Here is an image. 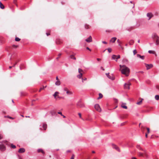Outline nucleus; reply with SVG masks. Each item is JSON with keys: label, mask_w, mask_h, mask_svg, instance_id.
I'll return each mask as SVG.
<instances>
[{"label": "nucleus", "mask_w": 159, "mask_h": 159, "mask_svg": "<svg viewBox=\"0 0 159 159\" xmlns=\"http://www.w3.org/2000/svg\"><path fill=\"white\" fill-rule=\"evenodd\" d=\"M64 90L66 91V93L69 95H72L73 93L72 92L68 90L67 88H64Z\"/></svg>", "instance_id": "8"}, {"label": "nucleus", "mask_w": 159, "mask_h": 159, "mask_svg": "<svg viewBox=\"0 0 159 159\" xmlns=\"http://www.w3.org/2000/svg\"><path fill=\"white\" fill-rule=\"evenodd\" d=\"M0 7L2 9L4 8V6L3 5L1 2H0Z\"/></svg>", "instance_id": "25"}, {"label": "nucleus", "mask_w": 159, "mask_h": 159, "mask_svg": "<svg viewBox=\"0 0 159 159\" xmlns=\"http://www.w3.org/2000/svg\"><path fill=\"white\" fill-rule=\"evenodd\" d=\"M148 52L149 53H152V54H154L155 53V52L154 51L151 50H149L148 51Z\"/></svg>", "instance_id": "35"}, {"label": "nucleus", "mask_w": 159, "mask_h": 159, "mask_svg": "<svg viewBox=\"0 0 159 159\" xmlns=\"http://www.w3.org/2000/svg\"><path fill=\"white\" fill-rule=\"evenodd\" d=\"M50 113L52 116H53L56 115V112L54 110H52L50 111Z\"/></svg>", "instance_id": "19"}, {"label": "nucleus", "mask_w": 159, "mask_h": 159, "mask_svg": "<svg viewBox=\"0 0 159 159\" xmlns=\"http://www.w3.org/2000/svg\"><path fill=\"white\" fill-rule=\"evenodd\" d=\"M70 57L71 59L76 60V58L75 57L74 55H72L70 56Z\"/></svg>", "instance_id": "29"}, {"label": "nucleus", "mask_w": 159, "mask_h": 159, "mask_svg": "<svg viewBox=\"0 0 159 159\" xmlns=\"http://www.w3.org/2000/svg\"><path fill=\"white\" fill-rule=\"evenodd\" d=\"M46 86H43V88H41L39 90V92H40L42 90V89H44L45 88H46Z\"/></svg>", "instance_id": "32"}, {"label": "nucleus", "mask_w": 159, "mask_h": 159, "mask_svg": "<svg viewBox=\"0 0 159 159\" xmlns=\"http://www.w3.org/2000/svg\"><path fill=\"white\" fill-rule=\"evenodd\" d=\"M16 63H16H16L14 65V66H13V67H14V66H15V65L16 64Z\"/></svg>", "instance_id": "62"}, {"label": "nucleus", "mask_w": 159, "mask_h": 159, "mask_svg": "<svg viewBox=\"0 0 159 159\" xmlns=\"http://www.w3.org/2000/svg\"><path fill=\"white\" fill-rule=\"evenodd\" d=\"M103 95L101 93H99V97L98 98V99H99L100 98H102Z\"/></svg>", "instance_id": "23"}, {"label": "nucleus", "mask_w": 159, "mask_h": 159, "mask_svg": "<svg viewBox=\"0 0 159 159\" xmlns=\"http://www.w3.org/2000/svg\"><path fill=\"white\" fill-rule=\"evenodd\" d=\"M155 99L157 100H158L159 99V95H156L155 96Z\"/></svg>", "instance_id": "31"}, {"label": "nucleus", "mask_w": 159, "mask_h": 159, "mask_svg": "<svg viewBox=\"0 0 159 159\" xmlns=\"http://www.w3.org/2000/svg\"><path fill=\"white\" fill-rule=\"evenodd\" d=\"M47 125L45 124H43V128L45 130H46L47 128Z\"/></svg>", "instance_id": "22"}, {"label": "nucleus", "mask_w": 159, "mask_h": 159, "mask_svg": "<svg viewBox=\"0 0 159 159\" xmlns=\"http://www.w3.org/2000/svg\"><path fill=\"white\" fill-rule=\"evenodd\" d=\"M102 43L104 44H107V43L106 42L104 41H102Z\"/></svg>", "instance_id": "52"}, {"label": "nucleus", "mask_w": 159, "mask_h": 159, "mask_svg": "<svg viewBox=\"0 0 159 159\" xmlns=\"http://www.w3.org/2000/svg\"><path fill=\"white\" fill-rule=\"evenodd\" d=\"M56 79L57 80H59V79H58V77L57 76L56 78Z\"/></svg>", "instance_id": "57"}, {"label": "nucleus", "mask_w": 159, "mask_h": 159, "mask_svg": "<svg viewBox=\"0 0 159 159\" xmlns=\"http://www.w3.org/2000/svg\"><path fill=\"white\" fill-rule=\"evenodd\" d=\"M115 102H118V100H117V99H116V100H115Z\"/></svg>", "instance_id": "61"}, {"label": "nucleus", "mask_w": 159, "mask_h": 159, "mask_svg": "<svg viewBox=\"0 0 159 159\" xmlns=\"http://www.w3.org/2000/svg\"><path fill=\"white\" fill-rule=\"evenodd\" d=\"M146 129L147 130V134H148L150 132V129L149 128H146Z\"/></svg>", "instance_id": "41"}, {"label": "nucleus", "mask_w": 159, "mask_h": 159, "mask_svg": "<svg viewBox=\"0 0 159 159\" xmlns=\"http://www.w3.org/2000/svg\"><path fill=\"white\" fill-rule=\"evenodd\" d=\"M101 59H100V58H97V60L98 61H100L101 60Z\"/></svg>", "instance_id": "58"}, {"label": "nucleus", "mask_w": 159, "mask_h": 159, "mask_svg": "<svg viewBox=\"0 0 159 159\" xmlns=\"http://www.w3.org/2000/svg\"><path fill=\"white\" fill-rule=\"evenodd\" d=\"M134 43V41L133 40H131L129 41V44L130 45H132L133 44V43Z\"/></svg>", "instance_id": "27"}, {"label": "nucleus", "mask_w": 159, "mask_h": 159, "mask_svg": "<svg viewBox=\"0 0 159 159\" xmlns=\"http://www.w3.org/2000/svg\"><path fill=\"white\" fill-rule=\"evenodd\" d=\"M137 53V52L136 50H134L133 51L134 54V55Z\"/></svg>", "instance_id": "43"}, {"label": "nucleus", "mask_w": 159, "mask_h": 159, "mask_svg": "<svg viewBox=\"0 0 159 159\" xmlns=\"http://www.w3.org/2000/svg\"><path fill=\"white\" fill-rule=\"evenodd\" d=\"M80 117V118H81V114L80 113H79L78 114Z\"/></svg>", "instance_id": "47"}, {"label": "nucleus", "mask_w": 159, "mask_h": 159, "mask_svg": "<svg viewBox=\"0 0 159 159\" xmlns=\"http://www.w3.org/2000/svg\"><path fill=\"white\" fill-rule=\"evenodd\" d=\"M112 146L113 148H115L118 151H120V150H119L118 147L116 145H115L114 144H112Z\"/></svg>", "instance_id": "15"}, {"label": "nucleus", "mask_w": 159, "mask_h": 159, "mask_svg": "<svg viewBox=\"0 0 159 159\" xmlns=\"http://www.w3.org/2000/svg\"><path fill=\"white\" fill-rule=\"evenodd\" d=\"M85 28L86 29H88L89 28V25L86 24L84 26Z\"/></svg>", "instance_id": "28"}, {"label": "nucleus", "mask_w": 159, "mask_h": 159, "mask_svg": "<svg viewBox=\"0 0 159 159\" xmlns=\"http://www.w3.org/2000/svg\"><path fill=\"white\" fill-rule=\"evenodd\" d=\"M156 88L159 90V86H156Z\"/></svg>", "instance_id": "53"}, {"label": "nucleus", "mask_w": 159, "mask_h": 159, "mask_svg": "<svg viewBox=\"0 0 159 159\" xmlns=\"http://www.w3.org/2000/svg\"><path fill=\"white\" fill-rule=\"evenodd\" d=\"M120 70L121 71V73L125 75L126 76H128L130 71L129 68L124 65H120Z\"/></svg>", "instance_id": "1"}, {"label": "nucleus", "mask_w": 159, "mask_h": 159, "mask_svg": "<svg viewBox=\"0 0 159 159\" xmlns=\"http://www.w3.org/2000/svg\"><path fill=\"white\" fill-rule=\"evenodd\" d=\"M74 157H75L74 155H73L70 159H74Z\"/></svg>", "instance_id": "49"}, {"label": "nucleus", "mask_w": 159, "mask_h": 159, "mask_svg": "<svg viewBox=\"0 0 159 159\" xmlns=\"http://www.w3.org/2000/svg\"><path fill=\"white\" fill-rule=\"evenodd\" d=\"M12 66H10L9 67V68L10 69H11V68H12Z\"/></svg>", "instance_id": "64"}, {"label": "nucleus", "mask_w": 159, "mask_h": 159, "mask_svg": "<svg viewBox=\"0 0 159 159\" xmlns=\"http://www.w3.org/2000/svg\"><path fill=\"white\" fill-rule=\"evenodd\" d=\"M120 58V55H118V56H117L116 58V61H117V60L118 59Z\"/></svg>", "instance_id": "42"}, {"label": "nucleus", "mask_w": 159, "mask_h": 159, "mask_svg": "<svg viewBox=\"0 0 159 159\" xmlns=\"http://www.w3.org/2000/svg\"><path fill=\"white\" fill-rule=\"evenodd\" d=\"M76 106L78 107L79 108H83L85 107L84 104L80 101L77 102L76 104Z\"/></svg>", "instance_id": "3"}, {"label": "nucleus", "mask_w": 159, "mask_h": 159, "mask_svg": "<svg viewBox=\"0 0 159 159\" xmlns=\"http://www.w3.org/2000/svg\"><path fill=\"white\" fill-rule=\"evenodd\" d=\"M86 49H87V50H89V51H91V50L88 47H86Z\"/></svg>", "instance_id": "51"}, {"label": "nucleus", "mask_w": 159, "mask_h": 159, "mask_svg": "<svg viewBox=\"0 0 159 159\" xmlns=\"http://www.w3.org/2000/svg\"><path fill=\"white\" fill-rule=\"evenodd\" d=\"M106 75L109 79L112 80H114L115 79V77L112 75H110L109 73H106Z\"/></svg>", "instance_id": "6"}, {"label": "nucleus", "mask_w": 159, "mask_h": 159, "mask_svg": "<svg viewBox=\"0 0 159 159\" xmlns=\"http://www.w3.org/2000/svg\"><path fill=\"white\" fill-rule=\"evenodd\" d=\"M131 85V84L129 82L127 83H125V84L124 85V88L125 89H129V86Z\"/></svg>", "instance_id": "7"}, {"label": "nucleus", "mask_w": 159, "mask_h": 159, "mask_svg": "<svg viewBox=\"0 0 159 159\" xmlns=\"http://www.w3.org/2000/svg\"><path fill=\"white\" fill-rule=\"evenodd\" d=\"M25 151V150L24 148H20L18 150V152L20 153H22Z\"/></svg>", "instance_id": "14"}, {"label": "nucleus", "mask_w": 159, "mask_h": 159, "mask_svg": "<svg viewBox=\"0 0 159 159\" xmlns=\"http://www.w3.org/2000/svg\"><path fill=\"white\" fill-rule=\"evenodd\" d=\"M20 40V39L18 37H16L15 38V41H19Z\"/></svg>", "instance_id": "37"}, {"label": "nucleus", "mask_w": 159, "mask_h": 159, "mask_svg": "<svg viewBox=\"0 0 159 159\" xmlns=\"http://www.w3.org/2000/svg\"><path fill=\"white\" fill-rule=\"evenodd\" d=\"M126 104L125 103H122L121 105V107L123 108L127 109V107L125 105Z\"/></svg>", "instance_id": "16"}, {"label": "nucleus", "mask_w": 159, "mask_h": 159, "mask_svg": "<svg viewBox=\"0 0 159 159\" xmlns=\"http://www.w3.org/2000/svg\"><path fill=\"white\" fill-rule=\"evenodd\" d=\"M9 118H10V119H13V118H12V117H9Z\"/></svg>", "instance_id": "60"}, {"label": "nucleus", "mask_w": 159, "mask_h": 159, "mask_svg": "<svg viewBox=\"0 0 159 159\" xmlns=\"http://www.w3.org/2000/svg\"><path fill=\"white\" fill-rule=\"evenodd\" d=\"M2 135L0 134V139H2Z\"/></svg>", "instance_id": "55"}, {"label": "nucleus", "mask_w": 159, "mask_h": 159, "mask_svg": "<svg viewBox=\"0 0 159 159\" xmlns=\"http://www.w3.org/2000/svg\"><path fill=\"white\" fill-rule=\"evenodd\" d=\"M82 82H84V81L86 80H87V79L86 78H85L84 79L82 78Z\"/></svg>", "instance_id": "45"}, {"label": "nucleus", "mask_w": 159, "mask_h": 159, "mask_svg": "<svg viewBox=\"0 0 159 159\" xmlns=\"http://www.w3.org/2000/svg\"><path fill=\"white\" fill-rule=\"evenodd\" d=\"M137 57H139L143 60L144 59L145 57L144 56H141L139 54H138L137 55Z\"/></svg>", "instance_id": "17"}, {"label": "nucleus", "mask_w": 159, "mask_h": 159, "mask_svg": "<svg viewBox=\"0 0 159 159\" xmlns=\"http://www.w3.org/2000/svg\"><path fill=\"white\" fill-rule=\"evenodd\" d=\"M46 34L47 36H48L50 35V34L49 33H47Z\"/></svg>", "instance_id": "56"}, {"label": "nucleus", "mask_w": 159, "mask_h": 159, "mask_svg": "<svg viewBox=\"0 0 159 159\" xmlns=\"http://www.w3.org/2000/svg\"><path fill=\"white\" fill-rule=\"evenodd\" d=\"M13 2L14 4H15L17 6V0H14Z\"/></svg>", "instance_id": "36"}, {"label": "nucleus", "mask_w": 159, "mask_h": 159, "mask_svg": "<svg viewBox=\"0 0 159 159\" xmlns=\"http://www.w3.org/2000/svg\"><path fill=\"white\" fill-rule=\"evenodd\" d=\"M147 16L148 17H149V20L153 16V15L151 13H148L147 14Z\"/></svg>", "instance_id": "13"}, {"label": "nucleus", "mask_w": 159, "mask_h": 159, "mask_svg": "<svg viewBox=\"0 0 159 159\" xmlns=\"http://www.w3.org/2000/svg\"><path fill=\"white\" fill-rule=\"evenodd\" d=\"M117 56L115 55H113L112 56V58L113 59H115V58H116Z\"/></svg>", "instance_id": "33"}, {"label": "nucleus", "mask_w": 159, "mask_h": 159, "mask_svg": "<svg viewBox=\"0 0 159 159\" xmlns=\"http://www.w3.org/2000/svg\"><path fill=\"white\" fill-rule=\"evenodd\" d=\"M78 72L80 74L77 75V77L79 79H80L82 76L83 74L84 73L83 71L80 69H78Z\"/></svg>", "instance_id": "4"}, {"label": "nucleus", "mask_w": 159, "mask_h": 159, "mask_svg": "<svg viewBox=\"0 0 159 159\" xmlns=\"http://www.w3.org/2000/svg\"><path fill=\"white\" fill-rule=\"evenodd\" d=\"M61 84L60 80H57L55 83V84L57 85H59Z\"/></svg>", "instance_id": "24"}, {"label": "nucleus", "mask_w": 159, "mask_h": 159, "mask_svg": "<svg viewBox=\"0 0 159 159\" xmlns=\"http://www.w3.org/2000/svg\"><path fill=\"white\" fill-rule=\"evenodd\" d=\"M61 53H59V54L58 55V57H57L56 59H58L60 57V56L61 55Z\"/></svg>", "instance_id": "46"}, {"label": "nucleus", "mask_w": 159, "mask_h": 159, "mask_svg": "<svg viewBox=\"0 0 159 159\" xmlns=\"http://www.w3.org/2000/svg\"><path fill=\"white\" fill-rule=\"evenodd\" d=\"M143 155H144V157H148V155H147V154L145 152H144L143 153Z\"/></svg>", "instance_id": "38"}, {"label": "nucleus", "mask_w": 159, "mask_h": 159, "mask_svg": "<svg viewBox=\"0 0 159 159\" xmlns=\"http://www.w3.org/2000/svg\"><path fill=\"white\" fill-rule=\"evenodd\" d=\"M6 149V148L5 146L2 144L0 145V150L1 151H4Z\"/></svg>", "instance_id": "10"}, {"label": "nucleus", "mask_w": 159, "mask_h": 159, "mask_svg": "<svg viewBox=\"0 0 159 159\" xmlns=\"http://www.w3.org/2000/svg\"><path fill=\"white\" fill-rule=\"evenodd\" d=\"M107 49L109 52H111L112 51V49L110 48H108Z\"/></svg>", "instance_id": "39"}, {"label": "nucleus", "mask_w": 159, "mask_h": 159, "mask_svg": "<svg viewBox=\"0 0 159 159\" xmlns=\"http://www.w3.org/2000/svg\"><path fill=\"white\" fill-rule=\"evenodd\" d=\"M85 41L88 43L92 42V40L91 36H89L88 39H85Z\"/></svg>", "instance_id": "11"}, {"label": "nucleus", "mask_w": 159, "mask_h": 159, "mask_svg": "<svg viewBox=\"0 0 159 159\" xmlns=\"http://www.w3.org/2000/svg\"><path fill=\"white\" fill-rule=\"evenodd\" d=\"M145 129V128L143 126H142L141 127V129L142 131H144Z\"/></svg>", "instance_id": "44"}, {"label": "nucleus", "mask_w": 159, "mask_h": 159, "mask_svg": "<svg viewBox=\"0 0 159 159\" xmlns=\"http://www.w3.org/2000/svg\"><path fill=\"white\" fill-rule=\"evenodd\" d=\"M117 42L119 43V45L121 47V42L119 39L117 40Z\"/></svg>", "instance_id": "26"}, {"label": "nucleus", "mask_w": 159, "mask_h": 159, "mask_svg": "<svg viewBox=\"0 0 159 159\" xmlns=\"http://www.w3.org/2000/svg\"><path fill=\"white\" fill-rule=\"evenodd\" d=\"M59 93L58 92H56L53 95V96L56 99V97H57V96L59 98H61V97H58Z\"/></svg>", "instance_id": "12"}, {"label": "nucleus", "mask_w": 159, "mask_h": 159, "mask_svg": "<svg viewBox=\"0 0 159 159\" xmlns=\"http://www.w3.org/2000/svg\"><path fill=\"white\" fill-rule=\"evenodd\" d=\"M117 38L116 37H113L110 40V42L112 43H114L116 40Z\"/></svg>", "instance_id": "18"}, {"label": "nucleus", "mask_w": 159, "mask_h": 159, "mask_svg": "<svg viewBox=\"0 0 159 159\" xmlns=\"http://www.w3.org/2000/svg\"><path fill=\"white\" fill-rule=\"evenodd\" d=\"M58 114L61 115V116H63L62 113L61 112H58Z\"/></svg>", "instance_id": "50"}, {"label": "nucleus", "mask_w": 159, "mask_h": 159, "mask_svg": "<svg viewBox=\"0 0 159 159\" xmlns=\"http://www.w3.org/2000/svg\"><path fill=\"white\" fill-rule=\"evenodd\" d=\"M12 47H14V48H17L18 47V45H12Z\"/></svg>", "instance_id": "48"}, {"label": "nucleus", "mask_w": 159, "mask_h": 159, "mask_svg": "<svg viewBox=\"0 0 159 159\" xmlns=\"http://www.w3.org/2000/svg\"><path fill=\"white\" fill-rule=\"evenodd\" d=\"M63 116V117L65 118L66 117V116H64L63 115V116Z\"/></svg>", "instance_id": "63"}, {"label": "nucleus", "mask_w": 159, "mask_h": 159, "mask_svg": "<svg viewBox=\"0 0 159 159\" xmlns=\"http://www.w3.org/2000/svg\"><path fill=\"white\" fill-rule=\"evenodd\" d=\"M154 41L156 42L157 45H159V37L155 34H153L152 37Z\"/></svg>", "instance_id": "2"}, {"label": "nucleus", "mask_w": 159, "mask_h": 159, "mask_svg": "<svg viewBox=\"0 0 159 159\" xmlns=\"http://www.w3.org/2000/svg\"><path fill=\"white\" fill-rule=\"evenodd\" d=\"M148 134L147 133H146L145 134V137L146 138H147L148 137Z\"/></svg>", "instance_id": "54"}, {"label": "nucleus", "mask_w": 159, "mask_h": 159, "mask_svg": "<svg viewBox=\"0 0 159 159\" xmlns=\"http://www.w3.org/2000/svg\"><path fill=\"white\" fill-rule=\"evenodd\" d=\"M57 44H60L62 43L61 41L59 40L57 42Z\"/></svg>", "instance_id": "40"}, {"label": "nucleus", "mask_w": 159, "mask_h": 159, "mask_svg": "<svg viewBox=\"0 0 159 159\" xmlns=\"http://www.w3.org/2000/svg\"><path fill=\"white\" fill-rule=\"evenodd\" d=\"M138 155L140 157H144V155H143V153H141V152H139Z\"/></svg>", "instance_id": "21"}, {"label": "nucleus", "mask_w": 159, "mask_h": 159, "mask_svg": "<svg viewBox=\"0 0 159 159\" xmlns=\"http://www.w3.org/2000/svg\"><path fill=\"white\" fill-rule=\"evenodd\" d=\"M94 107L95 109L98 111L100 112L101 111V108L98 104H96L95 105Z\"/></svg>", "instance_id": "5"}, {"label": "nucleus", "mask_w": 159, "mask_h": 159, "mask_svg": "<svg viewBox=\"0 0 159 159\" xmlns=\"http://www.w3.org/2000/svg\"><path fill=\"white\" fill-rule=\"evenodd\" d=\"M143 100V99H141V100L140 101H139V102H138L137 103V104L138 105H140L141 104L142 102V100Z\"/></svg>", "instance_id": "30"}, {"label": "nucleus", "mask_w": 159, "mask_h": 159, "mask_svg": "<svg viewBox=\"0 0 159 159\" xmlns=\"http://www.w3.org/2000/svg\"><path fill=\"white\" fill-rule=\"evenodd\" d=\"M11 147L13 148H16V146L13 145L12 144H11Z\"/></svg>", "instance_id": "34"}, {"label": "nucleus", "mask_w": 159, "mask_h": 159, "mask_svg": "<svg viewBox=\"0 0 159 159\" xmlns=\"http://www.w3.org/2000/svg\"><path fill=\"white\" fill-rule=\"evenodd\" d=\"M37 151L38 152H41V153H42L43 154H44V152L43 151V150L42 149H38V150H37Z\"/></svg>", "instance_id": "20"}, {"label": "nucleus", "mask_w": 159, "mask_h": 159, "mask_svg": "<svg viewBox=\"0 0 159 159\" xmlns=\"http://www.w3.org/2000/svg\"><path fill=\"white\" fill-rule=\"evenodd\" d=\"M145 65L147 70L150 69L153 66V65L152 64H148L145 63Z\"/></svg>", "instance_id": "9"}, {"label": "nucleus", "mask_w": 159, "mask_h": 159, "mask_svg": "<svg viewBox=\"0 0 159 159\" xmlns=\"http://www.w3.org/2000/svg\"><path fill=\"white\" fill-rule=\"evenodd\" d=\"M132 159H137L135 157H133L132 158Z\"/></svg>", "instance_id": "59"}]
</instances>
